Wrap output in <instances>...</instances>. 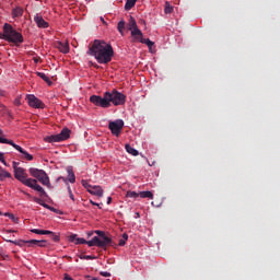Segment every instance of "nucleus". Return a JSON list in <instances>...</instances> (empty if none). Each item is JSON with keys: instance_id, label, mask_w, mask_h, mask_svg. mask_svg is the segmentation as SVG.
<instances>
[{"instance_id": "obj_1", "label": "nucleus", "mask_w": 280, "mask_h": 280, "mask_svg": "<svg viewBox=\"0 0 280 280\" xmlns=\"http://www.w3.org/2000/svg\"><path fill=\"white\" fill-rule=\"evenodd\" d=\"M88 56H93L98 65H108L113 60V56H115V50L106 42L95 39L89 47Z\"/></svg>"}, {"instance_id": "obj_2", "label": "nucleus", "mask_w": 280, "mask_h": 280, "mask_svg": "<svg viewBox=\"0 0 280 280\" xmlns=\"http://www.w3.org/2000/svg\"><path fill=\"white\" fill-rule=\"evenodd\" d=\"M14 177L16 178V180H20L22 185H25L26 187L38 191L42 196H47L45 189L40 185H38V180L34 178H27V172H25V168H15Z\"/></svg>"}, {"instance_id": "obj_3", "label": "nucleus", "mask_w": 280, "mask_h": 280, "mask_svg": "<svg viewBox=\"0 0 280 280\" xmlns=\"http://www.w3.org/2000/svg\"><path fill=\"white\" fill-rule=\"evenodd\" d=\"M2 40L19 45L23 43V35L16 32V30H14V27H12L9 23H5L3 25Z\"/></svg>"}, {"instance_id": "obj_4", "label": "nucleus", "mask_w": 280, "mask_h": 280, "mask_svg": "<svg viewBox=\"0 0 280 280\" xmlns=\"http://www.w3.org/2000/svg\"><path fill=\"white\" fill-rule=\"evenodd\" d=\"M108 97H110V92H105L103 97L100 95L90 96V102L91 104H94V106H101V108H109L110 103Z\"/></svg>"}, {"instance_id": "obj_5", "label": "nucleus", "mask_w": 280, "mask_h": 280, "mask_svg": "<svg viewBox=\"0 0 280 280\" xmlns=\"http://www.w3.org/2000/svg\"><path fill=\"white\" fill-rule=\"evenodd\" d=\"M71 137V130L69 128H63L60 133L47 137L45 141L48 143H60V141H67Z\"/></svg>"}, {"instance_id": "obj_6", "label": "nucleus", "mask_w": 280, "mask_h": 280, "mask_svg": "<svg viewBox=\"0 0 280 280\" xmlns=\"http://www.w3.org/2000/svg\"><path fill=\"white\" fill-rule=\"evenodd\" d=\"M107 98H108L109 104L112 102V104H114V106H124V104H126V95L118 92L117 90L109 92V97H107Z\"/></svg>"}, {"instance_id": "obj_7", "label": "nucleus", "mask_w": 280, "mask_h": 280, "mask_svg": "<svg viewBox=\"0 0 280 280\" xmlns=\"http://www.w3.org/2000/svg\"><path fill=\"white\" fill-rule=\"evenodd\" d=\"M108 128L114 137H119L121 135V130H124V121L121 119L109 121Z\"/></svg>"}, {"instance_id": "obj_8", "label": "nucleus", "mask_w": 280, "mask_h": 280, "mask_svg": "<svg viewBox=\"0 0 280 280\" xmlns=\"http://www.w3.org/2000/svg\"><path fill=\"white\" fill-rule=\"evenodd\" d=\"M26 101L31 108H45V103L40 98L36 97L34 94L26 95Z\"/></svg>"}, {"instance_id": "obj_9", "label": "nucleus", "mask_w": 280, "mask_h": 280, "mask_svg": "<svg viewBox=\"0 0 280 280\" xmlns=\"http://www.w3.org/2000/svg\"><path fill=\"white\" fill-rule=\"evenodd\" d=\"M128 30L131 32V36L136 39L138 36H141V30H139V26L137 25V20L135 18L130 16L128 22Z\"/></svg>"}, {"instance_id": "obj_10", "label": "nucleus", "mask_w": 280, "mask_h": 280, "mask_svg": "<svg viewBox=\"0 0 280 280\" xmlns=\"http://www.w3.org/2000/svg\"><path fill=\"white\" fill-rule=\"evenodd\" d=\"M107 246H113V238L106 236L98 237V248H106Z\"/></svg>"}, {"instance_id": "obj_11", "label": "nucleus", "mask_w": 280, "mask_h": 280, "mask_svg": "<svg viewBox=\"0 0 280 280\" xmlns=\"http://www.w3.org/2000/svg\"><path fill=\"white\" fill-rule=\"evenodd\" d=\"M26 244H28V246H32L33 248L36 246H38L39 248H45L47 246V241L30 240L26 241Z\"/></svg>"}, {"instance_id": "obj_12", "label": "nucleus", "mask_w": 280, "mask_h": 280, "mask_svg": "<svg viewBox=\"0 0 280 280\" xmlns=\"http://www.w3.org/2000/svg\"><path fill=\"white\" fill-rule=\"evenodd\" d=\"M137 43H142L143 45H147L149 49H152L154 47V42L150 40V38H143V33H141V36H137L135 39Z\"/></svg>"}, {"instance_id": "obj_13", "label": "nucleus", "mask_w": 280, "mask_h": 280, "mask_svg": "<svg viewBox=\"0 0 280 280\" xmlns=\"http://www.w3.org/2000/svg\"><path fill=\"white\" fill-rule=\"evenodd\" d=\"M34 21H35V23H36V25L37 26H39V27H42V28H47V27H49V23H47L46 21H45V19H43V16H40V15H35L34 16Z\"/></svg>"}, {"instance_id": "obj_14", "label": "nucleus", "mask_w": 280, "mask_h": 280, "mask_svg": "<svg viewBox=\"0 0 280 280\" xmlns=\"http://www.w3.org/2000/svg\"><path fill=\"white\" fill-rule=\"evenodd\" d=\"M89 194H91L92 196H97L98 198H102V196H104V189H102L101 186H92V188H90Z\"/></svg>"}, {"instance_id": "obj_15", "label": "nucleus", "mask_w": 280, "mask_h": 280, "mask_svg": "<svg viewBox=\"0 0 280 280\" xmlns=\"http://www.w3.org/2000/svg\"><path fill=\"white\" fill-rule=\"evenodd\" d=\"M28 172H30L31 176H33V178H37V180L39 178H42V176H45V171H43V170L31 167L28 170Z\"/></svg>"}, {"instance_id": "obj_16", "label": "nucleus", "mask_w": 280, "mask_h": 280, "mask_svg": "<svg viewBox=\"0 0 280 280\" xmlns=\"http://www.w3.org/2000/svg\"><path fill=\"white\" fill-rule=\"evenodd\" d=\"M69 242H72L73 244H85L86 240L78 237V234H71L69 236Z\"/></svg>"}, {"instance_id": "obj_17", "label": "nucleus", "mask_w": 280, "mask_h": 280, "mask_svg": "<svg viewBox=\"0 0 280 280\" xmlns=\"http://www.w3.org/2000/svg\"><path fill=\"white\" fill-rule=\"evenodd\" d=\"M5 178H12V174L0 166V183H3Z\"/></svg>"}, {"instance_id": "obj_18", "label": "nucleus", "mask_w": 280, "mask_h": 280, "mask_svg": "<svg viewBox=\"0 0 280 280\" xmlns=\"http://www.w3.org/2000/svg\"><path fill=\"white\" fill-rule=\"evenodd\" d=\"M38 180L42 183V185H45L48 187V189H51V183L49 182V176L47 173H44V176L39 177Z\"/></svg>"}, {"instance_id": "obj_19", "label": "nucleus", "mask_w": 280, "mask_h": 280, "mask_svg": "<svg viewBox=\"0 0 280 280\" xmlns=\"http://www.w3.org/2000/svg\"><path fill=\"white\" fill-rule=\"evenodd\" d=\"M0 143H7L8 145H12V148L18 150V152L21 151V145L14 143V141H12V140H8L5 138H2V139H0Z\"/></svg>"}, {"instance_id": "obj_20", "label": "nucleus", "mask_w": 280, "mask_h": 280, "mask_svg": "<svg viewBox=\"0 0 280 280\" xmlns=\"http://www.w3.org/2000/svg\"><path fill=\"white\" fill-rule=\"evenodd\" d=\"M57 47L61 54H69V43L59 42Z\"/></svg>"}, {"instance_id": "obj_21", "label": "nucleus", "mask_w": 280, "mask_h": 280, "mask_svg": "<svg viewBox=\"0 0 280 280\" xmlns=\"http://www.w3.org/2000/svg\"><path fill=\"white\" fill-rule=\"evenodd\" d=\"M36 75H38V78L44 80V82H47L48 86H51V84H54V82H51V79H49V77H47L45 72H36Z\"/></svg>"}, {"instance_id": "obj_22", "label": "nucleus", "mask_w": 280, "mask_h": 280, "mask_svg": "<svg viewBox=\"0 0 280 280\" xmlns=\"http://www.w3.org/2000/svg\"><path fill=\"white\" fill-rule=\"evenodd\" d=\"M18 152L22 154V159H25V161H34V155L30 154L22 147H21V151H18Z\"/></svg>"}, {"instance_id": "obj_23", "label": "nucleus", "mask_w": 280, "mask_h": 280, "mask_svg": "<svg viewBox=\"0 0 280 280\" xmlns=\"http://www.w3.org/2000/svg\"><path fill=\"white\" fill-rule=\"evenodd\" d=\"M67 172H68V180H69V183H75V173H73V167L68 166L67 167Z\"/></svg>"}, {"instance_id": "obj_24", "label": "nucleus", "mask_w": 280, "mask_h": 280, "mask_svg": "<svg viewBox=\"0 0 280 280\" xmlns=\"http://www.w3.org/2000/svg\"><path fill=\"white\" fill-rule=\"evenodd\" d=\"M125 150H126V152H128V154H131L132 156H139V151H137L130 144H126Z\"/></svg>"}, {"instance_id": "obj_25", "label": "nucleus", "mask_w": 280, "mask_h": 280, "mask_svg": "<svg viewBox=\"0 0 280 280\" xmlns=\"http://www.w3.org/2000/svg\"><path fill=\"white\" fill-rule=\"evenodd\" d=\"M13 19H18L19 16H23V9L21 7H16L12 11Z\"/></svg>"}, {"instance_id": "obj_26", "label": "nucleus", "mask_w": 280, "mask_h": 280, "mask_svg": "<svg viewBox=\"0 0 280 280\" xmlns=\"http://www.w3.org/2000/svg\"><path fill=\"white\" fill-rule=\"evenodd\" d=\"M140 198H149L150 200H154V194L152 191H140Z\"/></svg>"}, {"instance_id": "obj_27", "label": "nucleus", "mask_w": 280, "mask_h": 280, "mask_svg": "<svg viewBox=\"0 0 280 280\" xmlns=\"http://www.w3.org/2000/svg\"><path fill=\"white\" fill-rule=\"evenodd\" d=\"M84 244H88V246H90V247H93V246L98 247V237L94 236L91 241H85Z\"/></svg>"}, {"instance_id": "obj_28", "label": "nucleus", "mask_w": 280, "mask_h": 280, "mask_svg": "<svg viewBox=\"0 0 280 280\" xmlns=\"http://www.w3.org/2000/svg\"><path fill=\"white\" fill-rule=\"evenodd\" d=\"M137 3V0H127L125 4V10H132Z\"/></svg>"}, {"instance_id": "obj_29", "label": "nucleus", "mask_w": 280, "mask_h": 280, "mask_svg": "<svg viewBox=\"0 0 280 280\" xmlns=\"http://www.w3.org/2000/svg\"><path fill=\"white\" fill-rule=\"evenodd\" d=\"M117 30H118L119 34H121L124 36V30H126V22L124 20L118 22Z\"/></svg>"}, {"instance_id": "obj_30", "label": "nucleus", "mask_w": 280, "mask_h": 280, "mask_svg": "<svg viewBox=\"0 0 280 280\" xmlns=\"http://www.w3.org/2000/svg\"><path fill=\"white\" fill-rule=\"evenodd\" d=\"M7 242H10L11 244H14L15 246H25L27 244V241L20 240V241H12V240H7Z\"/></svg>"}, {"instance_id": "obj_31", "label": "nucleus", "mask_w": 280, "mask_h": 280, "mask_svg": "<svg viewBox=\"0 0 280 280\" xmlns=\"http://www.w3.org/2000/svg\"><path fill=\"white\" fill-rule=\"evenodd\" d=\"M164 12H165V14H172V12H174V7H172V4H170V2H165Z\"/></svg>"}, {"instance_id": "obj_32", "label": "nucleus", "mask_w": 280, "mask_h": 280, "mask_svg": "<svg viewBox=\"0 0 280 280\" xmlns=\"http://www.w3.org/2000/svg\"><path fill=\"white\" fill-rule=\"evenodd\" d=\"M81 184L83 185V187H84L88 191H91V188L93 187V185L89 184L88 180L82 179V180H81Z\"/></svg>"}, {"instance_id": "obj_33", "label": "nucleus", "mask_w": 280, "mask_h": 280, "mask_svg": "<svg viewBox=\"0 0 280 280\" xmlns=\"http://www.w3.org/2000/svg\"><path fill=\"white\" fill-rule=\"evenodd\" d=\"M140 192L137 191H127V198H139Z\"/></svg>"}, {"instance_id": "obj_34", "label": "nucleus", "mask_w": 280, "mask_h": 280, "mask_svg": "<svg viewBox=\"0 0 280 280\" xmlns=\"http://www.w3.org/2000/svg\"><path fill=\"white\" fill-rule=\"evenodd\" d=\"M68 192H69V198L75 202V197L73 196V191L71 190V186L68 185Z\"/></svg>"}, {"instance_id": "obj_35", "label": "nucleus", "mask_w": 280, "mask_h": 280, "mask_svg": "<svg viewBox=\"0 0 280 280\" xmlns=\"http://www.w3.org/2000/svg\"><path fill=\"white\" fill-rule=\"evenodd\" d=\"M50 237H51L52 242H60V235H58L54 232H52V234H50Z\"/></svg>"}, {"instance_id": "obj_36", "label": "nucleus", "mask_w": 280, "mask_h": 280, "mask_svg": "<svg viewBox=\"0 0 280 280\" xmlns=\"http://www.w3.org/2000/svg\"><path fill=\"white\" fill-rule=\"evenodd\" d=\"M31 233H35V235H43L44 230L33 229V230H31Z\"/></svg>"}, {"instance_id": "obj_37", "label": "nucleus", "mask_w": 280, "mask_h": 280, "mask_svg": "<svg viewBox=\"0 0 280 280\" xmlns=\"http://www.w3.org/2000/svg\"><path fill=\"white\" fill-rule=\"evenodd\" d=\"M33 202H36L37 205H40V207L43 206V199L38 198V197H33Z\"/></svg>"}, {"instance_id": "obj_38", "label": "nucleus", "mask_w": 280, "mask_h": 280, "mask_svg": "<svg viewBox=\"0 0 280 280\" xmlns=\"http://www.w3.org/2000/svg\"><path fill=\"white\" fill-rule=\"evenodd\" d=\"M14 106H21V96H16V98L13 101Z\"/></svg>"}, {"instance_id": "obj_39", "label": "nucleus", "mask_w": 280, "mask_h": 280, "mask_svg": "<svg viewBox=\"0 0 280 280\" xmlns=\"http://www.w3.org/2000/svg\"><path fill=\"white\" fill-rule=\"evenodd\" d=\"M95 234L98 235L97 236L98 238L104 237L106 235V233H104V231H100V230H96Z\"/></svg>"}, {"instance_id": "obj_40", "label": "nucleus", "mask_w": 280, "mask_h": 280, "mask_svg": "<svg viewBox=\"0 0 280 280\" xmlns=\"http://www.w3.org/2000/svg\"><path fill=\"white\" fill-rule=\"evenodd\" d=\"M19 162H13L12 165H13V172H16V170L21 168V166H19Z\"/></svg>"}, {"instance_id": "obj_41", "label": "nucleus", "mask_w": 280, "mask_h": 280, "mask_svg": "<svg viewBox=\"0 0 280 280\" xmlns=\"http://www.w3.org/2000/svg\"><path fill=\"white\" fill-rule=\"evenodd\" d=\"M7 215H8V218H10V220H13V222H19V219H16V218L14 217V214L8 213Z\"/></svg>"}, {"instance_id": "obj_42", "label": "nucleus", "mask_w": 280, "mask_h": 280, "mask_svg": "<svg viewBox=\"0 0 280 280\" xmlns=\"http://www.w3.org/2000/svg\"><path fill=\"white\" fill-rule=\"evenodd\" d=\"M0 161L8 167V162H5V159H3V153H0Z\"/></svg>"}, {"instance_id": "obj_43", "label": "nucleus", "mask_w": 280, "mask_h": 280, "mask_svg": "<svg viewBox=\"0 0 280 280\" xmlns=\"http://www.w3.org/2000/svg\"><path fill=\"white\" fill-rule=\"evenodd\" d=\"M80 259H94V257L89 255H81Z\"/></svg>"}, {"instance_id": "obj_44", "label": "nucleus", "mask_w": 280, "mask_h": 280, "mask_svg": "<svg viewBox=\"0 0 280 280\" xmlns=\"http://www.w3.org/2000/svg\"><path fill=\"white\" fill-rule=\"evenodd\" d=\"M100 275L101 277H110V272L108 271H101Z\"/></svg>"}, {"instance_id": "obj_45", "label": "nucleus", "mask_w": 280, "mask_h": 280, "mask_svg": "<svg viewBox=\"0 0 280 280\" xmlns=\"http://www.w3.org/2000/svg\"><path fill=\"white\" fill-rule=\"evenodd\" d=\"M43 235H54V232L49 230H44Z\"/></svg>"}, {"instance_id": "obj_46", "label": "nucleus", "mask_w": 280, "mask_h": 280, "mask_svg": "<svg viewBox=\"0 0 280 280\" xmlns=\"http://www.w3.org/2000/svg\"><path fill=\"white\" fill-rule=\"evenodd\" d=\"M118 246H126V241L120 238L119 243H118Z\"/></svg>"}, {"instance_id": "obj_47", "label": "nucleus", "mask_w": 280, "mask_h": 280, "mask_svg": "<svg viewBox=\"0 0 280 280\" xmlns=\"http://www.w3.org/2000/svg\"><path fill=\"white\" fill-rule=\"evenodd\" d=\"M42 207H44V209H49L50 206L45 203V201H43Z\"/></svg>"}, {"instance_id": "obj_48", "label": "nucleus", "mask_w": 280, "mask_h": 280, "mask_svg": "<svg viewBox=\"0 0 280 280\" xmlns=\"http://www.w3.org/2000/svg\"><path fill=\"white\" fill-rule=\"evenodd\" d=\"M90 202L93 205V207H100V203L93 201V200H90Z\"/></svg>"}, {"instance_id": "obj_49", "label": "nucleus", "mask_w": 280, "mask_h": 280, "mask_svg": "<svg viewBox=\"0 0 280 280\" xmlns=\"http://www.w3.org/2000/svg\"><path fill=\"white\" fill-rule=\"evenodd\" d=\"M48 211H52V213H56V208L49 206Z\"/></svg>"}, {"instance_id": "obj_50", "label": "nucleus", "mask_w": 280, "mask_h": 280, "mask_svg": "<svg viewBox=\"0 0 280 280\" xmlns=\"http://www.w3.org/2000/svg\"><path fill=\"white\" fill-rule=\"evenodd\" d=\"M122 240L125 241V242H128V234H122Z\"/></svg>"}, {"instance_id": "obj_51", "label": "nucleus", "mask_w": 280, "mask_h": 280, "mask_svg": "<svg viewBox=\"0 0 280 280\" xmlns=\"http://www.w3.org/2000/svg\"><path fill=\"white\" fill-rule=\"evenodd\" d=\"M110 202H113V198H112V197H108V198H107V205H110Z\"/></svg>"}, {"instance_id": "obj_52", "label": "nucleus", "mask_w": 280, "mask_h": 280, "mask_svg": "<svg viewBox=\"0 0 280 280\" xmlns=\"http://www.w3.org/2000/svg\"><path fill=\"white\" fill-rule=\"evenodd\" d=\"M60 179H63L65 183H67V178H65V177H58V178H57V182L60 180Z\"/></svg>"}, {"instance_id": "obj_53", "label": "nucleus", "mask_w": 280, "mask_h": 280, "mask_svg": "<svg viewBox=\"0 0 280 280\" xmlns=\"http://www.w3.org/2000/svg\"><path fill=\"white\" fill-rule=\"evenodd\" d=\"M7 233H16L14 230H7Z\"/></svg>"}, {"instance_id": "obj_54", "label": "nucleus", "mask_w": 280, "mask_h": 280, "mask_svg": "<svg viewBox=\"0 0 280 280\" xmlns=\"http://www.w3.org/2000/svg\"><path fill=\"white\" fill-rule=\"evenodd\" d=\"M0 39L3 40V33H0Z\"/></svg>"}, {"instance_id": "obj_55", "label": "nucleus", "mask_w": 280, "mask_h": 280, "mask_svg": "<svg viewBox=\"0 0 280 280\" xmlns=\"http://www.w3.org/2000/svg\"><path fill=\"white\" fill-rule=\"evenodd\" d=\"M91 235H93V232H90V233H89V237H91Z\"/></svg>"}, {"instance_id": "obj_56", "label": "nucleus", "mask_w": 280, "mask_h": 280, "mask_svg": "<svg viewBox=\"0 0 280 280\" xmlns=\"http://www.w3.org/2000/svg\"><path fill=\"white\" fill-rule=\"evenodd\" d=\"M101 21H103V23H106V22H104V18H101Z\"/></svg>"}, {"instance_id": "obj_57", "label": "nucleus", "mask_w": 280, "mask_h": 280, "mask_svg": "<svg viewBox=\"0 0 280 280\" xmlns=\"http://www.w3.org/2000/svg\"><path fill=\"white\" fill-rule=\"evenodd\" d=\"M101 21H103V23H106V22H104V18H101Z\"/></svg>"}, {"instance_id": "obj_58", "label": "nucleus", "mask_w": 280, "mask_h": 280, "mask_svg": "<svg viewBox=\"0 0 280 280\" xmlns=\"http://www.w3.org/2000/svg\"><path fill=\"white\" fill-rule=\"evenodd\" d=\"M101 21H103V23H106V22H104V18H101Z\"/></svg>"}, {"instance_id": "obj_59", "label": "nucleus", "mask_w": 280, "mask_h": 280, "mask_svg": "<svg viewBox=\"0 0 280 280\" xmlns=\"http://www.w3.org/2000/svg\"><path fill=\"white\" fill-rule=\"evenodd\" d=\"M1 253H3V249H2V248H0V254H1Z\"/></svg>"}]
</instances>
